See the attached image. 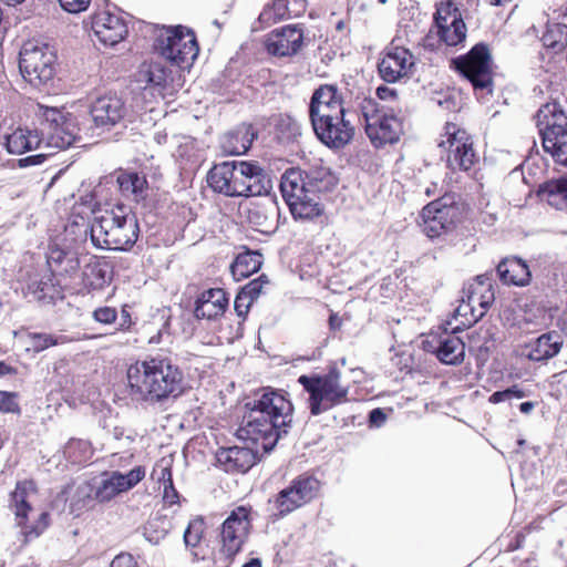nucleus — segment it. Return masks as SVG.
Here are the masks:
<instances>
[{
	"mask_svg": "<svg viewBox=\"0 0 567 567\" xmlns=\"http://www.w3.org/2000/svg\"><path fill=\"white\" fill-rule=\"evenodd\" d=\"M240 427V437L251 441L265 452H270L279 439L288 433L292 423L293 405L281 390L264 388L258 392Z\"/></svg>",
	"mask_w": 567,
	"mask_h": 567,
	"instance_id": "f257e3e1",
	"label": "nucleus"
},
{
	"mask_svg": "<svg viewBox=\"0 0 567 567\" xmlns=\"http://www.w3.org/2000/svg\"><path fill=\"white\" fill-rule=\"evenodd\" d=\"M35 115L40 120L38 131L18 128L4 136V146L10 154H22L32 150H64L76 140L78 126L73 115L63 109L38 104Z\"/></svg>",
	"mask_w": 567,
	"mask_h": 567,
	"instance_id": "f03ea898",
	"label": "nucleus"
},
{
	"mask_svg": "<svg viewBox=\"0 0 567 567\" xmlns=\"http://www.w3.org/2000/svg\"><path fill=\"white\" fill-rule=\"evenodd\" d=\"M342 95L332 84L317 87L309 102V118L318 140L330 148L346 146L354 135V125L348 117Z\"/></svg>",
	"mask_w": 567,
	"mask_h": 567,
	"instance_id": "7ed1b4c3",
	"label": "nucleus"
},
{
	"mask_svg": "<svg viewBox=\"0 0 567 567\" xmlns=\"http://www.w3.org/2000/svg\"><path fill=\"white\" fill-rule=\"evenodd\" d=\"M130 394L136 401L159 403L184 390L182 370L167 358L137 361L127 369Z\"/></svg>",
	"mask_w": 567,
	"mask_h": 567,
	"instance_id": "20e7f679",
	"label": "nucleus"
},
{
	"mask_svg": "<svg viewBox=\"0 0 567 567\" xmlns=\"http://www.w3.org/2000/svg\"><path fill=\"white\" fill-rule=\"evenodd\" d=\"M140 233L136 216L124 206L105 210L94 217L90 234L93 245L107 250H127Z\"/></svg>",
	"mask_w": 567,
	"mask_h": 567,
	"instance_id": "39448f33",
	"label": "nucleus"
},
{
	"mask_svg": "<svg viewBox=\"0 0 567 567\" xmlns=\"http://www.w3.org/2000/svg\"><path fill=\"white\" fill-rule=\"evenodd\" d=\"M323 181L315 175L303 176L291 168L281 176L280 189L295 219L312 220L323 214L320 193Z\"/></svg>",
	"mask_w": 567,
	"mask_h": 567,
	"instance_id": "423d86ee",
	"label": "nucleus"
},
{
	"mask_svg": "<svg viewBox=\"0 0 567 567\" xmlns=\"http://www.w3.org/2000/svg\"><path fill=\"white\" fill-rule=\"evenodd\" d=\"M37 493L33 481L18 482L10 496V511L14 515L17 542L20 547L39 538L50 525L48 512H37L31 505V498Z\"/></svg>",
	"mask_w": 567,
	"mask_h": 567,
	"instance_id": "0eeeda50",
	"label": "nucleus"
},
{
	"mask_svg": "<svg viewBox=\"0 0 567 567\" xmlns=\"http://www.w3.org/2000/svg\"><path fill=\"white\" fill-rule=\"evenodd\" d=\"M353 110L363 118L367 136L375 147L399 141L402 134L401 121L375 99L358 96Z\"/></svg>",
	"mask_w": 567,
	"mask_h": 567,
	"instance_id": "6e6552de",
	"label": "nucleus"
},
{
	"mask_svg": "<svg viewBox=\"0 0 567 567\" xmlns=\"http://www.w3.org/2000/svg\"><path fill=\"white\" fill-rule=\"evenodd\" d=\"M535 122L544 151L556 164L567 167V116L561 106L556 102L542 105Z\"/></svg>",
	"mask_w": 567,
	"mask_h": 567,
	"instance_id": "1a4fd4ad",
	"label": "nucleus"
},
{
	"mask_svg": "<svg viewBox=\"0 0 567 567\" xmlns=\"http://www.w3.org/2000/svg\"><path fill=\"white\" fill-rule=\"evenodd\" d=\"M340 379V372L336 369L326 374H302L298 378L309 395L308 406L312 415H320L348 400L349 389Z\"/></svg>",
	"mask_w": 567,
	"mask_h": 567,
	"instance_id": "9d476101",
	"label": "nucleus"
},
{
	"mask_svg": "<svg viewBox=\"0 0 567 567\" xmlns=\"http://www.w3.org/2000/svg\"><path fill=\"white\" fill-rule=\"evenodd\" d=\"M155 52L179 69H189L199 48L194 32L185 27L163 28L154 42Z\"/></svg>",
	"mask_w": 567,
	"mask_h": 567,
	"instance_id": "9b49d317",
	"label": "nucleus"
},
{
	"mask_svg": "<svg viewBox=\"0 0 567 567\" xmlns=\"http://www.w3.org/2000/svg\"><path fill=\"white\" fill-rule=\"evenodd\" d=\"M56 55L48 44L29 41L20 51L19 69L33 86L48 84L55 74Z\"/></svg>",
	"mask_w": 567,
	"mask_h": 567,
	"instance_id": "f8f14e48",
	"label": "nucleus"
},
{
	"mask_svg": "<svg viewBox=\"0 0 567 567\" xmlns=\"http://www.w3.org/2000/svg\"><path fill=\"white\" fill-rule=\"evenodd\" d=\"M146 471L144 466H135L127 473L120 471L106 472L94 488L85 482L78 486V495L82 498H94L100 503L112 501L121 493H125L135 487L144 477Z\"/></svg>",
	"mask_w": 567,
	"mask_h": 567,
	"instance_id": "ddd939ff",
	"label": "nucleus"
},
{
	"mask_svg": "<svg viewBox=\"0 0 567 567\" xmlns=\"http://www.w3.org/2000/svg\"><path fill=\"white\" fill-rule=\"evenodd\" d=\"M439 147L446 154V165L451 171L467 172L478 161L471 135L454 123L445 125Z\"/></svg>",
	"mask_w": 567,
	"mask_h": 567,
	"instance_id": "4468645a",
	"label": "nucleus"
},
{
	"mask_svg": "<svg viewBox=\"0 0 567 567\" xmlns=\"http://www.w3.org/2000/svg\"><path fill=\"white\" fill-rule=\"evenodd\" d=\"M251 528L250 511L239 506L230 512L220 526L219 554L226 559L225 567L241 550Z\"/></svg>",
	"mask_w": 567,
	"mask_h": 567,
	"instance_id": "2eb2a0df",
	"label": "nucleus"
},
{
	"mask_svg": "<svg viewBox=\"0 0 567 567\" xmlns=\"http://www.w3.org/2000/svg\"><path fill=\"white\" fill-rule=\"evenodd\" d=\"M453 64L474 90L488 89L492 92L491 53L486 44H475L467 54L454 59Z\"/></svg>",
	"mask_w": 567,
	"mask_h": 567,
	"instance_id": "dca6fc26",
	"label": "nucleus"
},
{
	"mask_svg": "<svg viewBox=\"0 0 567 567\" xmlns=\"http://www.w3.org/2000/svg\"><path fill=\"white\" fill-rule=\"evenodd\" d=\"M319 489V480L312 475L301 474L278 493L275 506L281 516L287 515L312 501Z\"/></svg>",
	"mask_w": 567,
	"mask_h": 567,
	"instance_id": "f3484780",
	"label": "nucleus"
},
{
	"mask_svg": "<svg viewBox=\"0 0 567 567\" xmlns=\"http://www.w3.org/2000/svg\"><path fill=\"white\" fill-rule=\"evenodd\" d=\"M245 161H226L212 167L207 175L209 187L227 197H241L244 194Z\"/></svg>",
	"mask_w": 567,
	"mask_h": 567,
	"instance_id": "a211bd4d",
	"label": "nucleus"
},
{
	"mask_svg": "<svg viewBox=\"0 0 567 567\" xmlns=\"http://www.w3.org/2000/svg\"><path fill=\"white\" fill-rule=\"evenodd\" d=\"M415 58L404 47L393 40L385 49L383 58L378 64L380 76L388 83H394L412 73Z\"/></svg>",
	"mask_w": 567,
	"mask_h": 567,
	"instance_id": "6ab92c4d",
	"label": "nucleus"
},
{
	"mask_svg": "<svg viewBox=\"0 0 567 567\" xmlns=\"http://www.w3.org/2000/svg\"><path fill=\"white\" fill-rule=\"evenodd\" d=\"M136 81L142 87L152 89L162 96L179 86V83L175 84L174 71L158 61L142 63L136 73Z\"/></svg>",
	"mask_w": 567,
	"mask_h": 567,
	"instance_id": "aec40b11",
	"label": "nucleus"
},
{
	"mask_svg": "<svg viewBox=\"0 0 567 567\" xmlns=\"http://www.w3.org/2000/svg\"><path fill=\"white\" fill-rule=\"evenodd\" d=\"M91 29L101 43L110 47L124 40L128 32L124 18L111 11L94 13L91 18Z\"/></svg>",
	"mask_w": 567,
	"mask_h": 567,
	"instance_id": "412c9836",
	"label": "nucleus"
},
{
	"mask_svg": "<svg viewBox=\"0 0 567 567\" xmlns=\"http://www.w3.org/2000/svg\"><path fill=\"white\" fill-rule=\"evenodd\" d=\"M303 44V31L299 25H285L272 30L265 40L269 54L291 56L297 54Z\"/></svg>",
	"mask_w": 567,
	"mask_h": 567,
	"instance_id": "4be33fe9",
	"label": "nucleus"
},
{
	"mask_svg": "<svg viewBox=\"0 0 567 567\" xmlns=\"http://www.w3.org/2000/svg\"><path fill=\"white\" fill-rule=\"evenodd\" d=\"M126 114L124 101L117 95L97 97L90 107V115L96 127L110 130L118 124Z\"/></svg>",
	"mask_w": 567,
	"mask_h": 567,
	"instance_id": "5701e85b",
	"label": "nucleus"
},
{
	"mask_svg": "<svg viewBox=\"0 0 567 567\" xmlns=\"http://www.w3.org/2000/svg\"><path fill=\"white\" fill-rule=\"evenodd\" d=\"M434 19L437 35L446 45L455 47L465 40L466 25L456 9L452 12L450 7H440Z\"/></svg>",
	"mask_w": 567,
	"mask_h": 567,
	"instance_id": "b1692460",
	"label": "nucleus"
},
{
	"mask_svg": "<svg viewBox=\"0 0 567 567\" xmlns=\"http://www.w3.org/2000/svg\"><path fill=\"white\" fill-rule=\"evenodd\" d=\"M463 293L472 307L478 310L474 318H482L494 301L492 282L484 275L477 276L472 282L467 284L463 289Z\"/></svg>",
	"mask_w": 567,
	"mask_h": 567,
	"instance_id": "393cba45",
	"label": "nucleus"
},
{
	"mask_svg": "<svg viewBox=\"0 0 567 567\" xmlns=\"http://www.w3.org/2000/svg\"><path fill=\"white\" fill-rule=\"evenodd\" d=\"M257 451L248 446H230L220 449L217 461L226 472H247L256 463Z\"/></svg>",
	"mask_w": 567,
	"mask_h": 567,
	"instance_id": "a878e982",
	"label": "nucleus"
},
{
	"mask_svg": "<svg viewBox=\"0 0 567 567\" xmlns=\"http://www.w3.org/2000/svg\"><path fill=\"white\" fill-rule=\"evenodd\" d=\"M432 215L443 224L446 231H450L460 220L461 210L451 196L444 195L423 208L422 217H432Z\"/></svg>",
	"mask_w": 567,
	"mask_h": 567,
	"instance_id": "bb28decb",
	"label": "nucleus"
},
{
	"mask_svg": "<svg viewBox=\"0 0 567 567\" xmlns=\"http://www.w3.org/2000/svg\"><path fill=\"white\" fill-rule=\"evenodd\" d=\"M228 305L226 292L220 288L205 290L197 298L195 316L208 320L221 316Z\"/></svg>",
	"mask_w": 567,
	"mask_h": 567,
	"instance_id": "cd10ccee",
	"label": "nucleus"
},
{
	"mask_svg": "<svg viewBox=\"0 0 567 567\" xmlns=\"http://www.w3.org/2000/svg\"><path fill=\"white\" fill-rule=\"evenodd\" d=\"M244 197L268 196L272 188L271 179L265 171L255 163L245 161L244 166Z\"/></svg>",
	"mask_w": 567,
	"mask_h": 567,
	"instance_id": "c85d7f7f",
	"label": "nucleus"
},
{
	"mask_svg": "<svg viewBox=\"0 0 567 567\" xmlns=\"http://www.w3.org/2000/svg\"><path fill=\"white\" fill-rule=\"evenodd\" d=\"M255 132L250 125L241 124L220 138V147L225 154L243 155L251 146Z\"/></svg>",
	"mask_w": 567,
	"mask_h": 567,
	"instance_id": "c756f323",
	"label": "nucleus"
},
{
	"mask_svg": "<svg viewBox=\"0 0 567 567\" xmlns=\"http://www.w3.org/2000/svg\"><path fill=\"white\" fill-rule=\"evenodd\" d=\"M434 352L442 363L457 365L464 361L465 344L455 333H445L440 337Z\"/></svg>",
	"mask_w": 567,
	"mask_h": 567,
	"instance_id": "7c9ffc66",
	"label": "nucleus"
},
{
	"mask_svg": "<svg viewBox=\"0 0 567 567\" xmlns=\"http://www.w3.org/2000/svg\"><path fill=\"white\" fill-rule=\"evenodd\" d=\"M563 347V341L556 332H547L538 337L527 348L526 357L532 361H545L556 357Z\"/></svg>",
	"mask_w": 567,
	"mask_h": 567,
	"instance_id": "2f4dec72",
	"label": "nucleus"
},
{
	"mask_svg": "<svg viewBox=\"0 0 567 567\" xmlns=\"http://www.w3.org/2000/svg\"><path fill=\"white\" fill-rule=\"evenodd\" d=\"M501 280L507 285L525 286L529 282L530 271L525 261L519 258L504 259L497 266Z\"/></svg>",
	"mask_w": 567,
	"mask_h": 567,
	"instance_id": "473e14b6",
	"label": "nucleus"
},
{
	"mask_svg": "<svg viewBox=\"0 0 567 567\" xmlns=\"http://www.w3.org/2000/svg\"><path fill=\"white\" fill-rule=\"evenodd\" d=\"M48 265L54 272L73 276L80 268V259L75 251L52 246L48 254Z\"/></svg>",
	"mask_w": 567,
	"mask_h": 567,
	"instance_id": "72a5a7b5",
	"label": "nucleus"
},
{
	"mask_svg": "<svg viewBox=\"0 0 567 567\" xmlns=\"http://www.w3.org/2000/svg\"><path fill=\"white\" fill-rule=\"evenodd\" d=\"M262 265V255L258 251L239 254L230 265V271L235 280L239 281L257 272Z\"/></svg>",
	"mask_w": 567,
	"mask_h": 567,
	"instance_id": "f704fd0d",
	"label": "nucleus"
},
{
	"mask_svg": "<svg viewBox=\"0 0 567 567\" xmlns=\"http://www.w3.org/2000/svg\"><path fill=\"white\" fill-rule=\"evenodd\" d=\"M117 183L124 196H132L135 202H140L144 198L147 182L146 178L138 173H121L117 177Z\"/></svg>",
	"mask_w": 567,
	"mask_h": 567,
	"instance_id": "c9c22d12",
	"label": "nucleus"
},
{
	"mask_svg": "<svg viewBox=\"0 0 567 567\" xmlns=\"http://www.w3.org/2000/svg\"><path fill=\"white\" fill-rule=\"evenodd\" d=\"M543 194L550 206L567 212V177L548 182Z\"/></svg>",
	"mask_w": 567,
	"mask_h": 567,
	"instance_id": "e433bc0d",
	"label": "nucleus"
},
{
	"mask_svg": "<svg viewBox=\"0 0 567 567\" xmlns=\"http://www.w3.org/2000/svg\"><path fill=\"white\" fill-rule=\"evenodd\" d=\"M169 322H171V309L163 307L156 310L153 316V322H151L146 330L147 332H152L153 326H158V330L156 333L150 336L148 343L151 344H159L163 342L165 337H169Z\"/></svg>",
	"mask_w": 567,
	"mask_h": 567,
	"instance_id": "4c0bfd02",
	"label": "nucleus"
},
{
	"mask_svg": "<svg viewBox=\"0 0 567 567\" xmlns=\"http://www.w3.org/2000/svg\"><path fill=\"white\" fill-rule=\"evenodd\" d=\"M64 455L72 463H83L90 460L92 447L89 441L72 439L64 446Z\"/></svg>",
	"mask_w": 567,
	"mask_h": 567,
	"instance_id": "58836bf2",
	"label": "nucleus"
},
{
	"mask_svg": "<svg viewBox=\"0 0 567 567\" xmlns=\"http://www.w3.org/2000/svg\"><path fill=\"white\" fill-rule=\"evenodd\" d=\"M169 522L163 516L151 518L144 526V536L151 544H158L168 533Z\"/></svg>",
	"mask_w": 567,
	"mask_h": 567,
	"instance_id": "ea45409f",
	"label": "nucleus"
},
{
	"mask_svg": "<svg viewBox=\"0 0 567 567\" xmlns=\"http://www.w3.org/2000/svg\"><path fill=\"white\" fill-rule=\"evenodd\" d=\"M542 41L547 48L554 50L563 49L567 42V25L559 23L547 25L546 31L542 37Z\"/></svg>",
	"mask_w": 567,
	"mask_h": 567,
	"instance_id": "a19ab883",
	"label": "nucleus"
},
{
	"mask_svg": "<svg viewBox=\"0 0 567 567\" xmlns=\"http://www.w3.org/2000/svg\"><path fill=\"white\" fill-rule=\"evenodd\" d=\"M279 138L284 142H295L301 135V125L290 115H281L276 125Z\"/></svg>",
	"mask_w": 567,
	"mask_h": 567,
	"instance_id": "79ce46f5",
	"label": "nucleus"
},
{
	"mask_svg": "<svg viewBox=\"0 0 567 567\" xmlns=\"http://www.w3.org/2000/svg\"><path fill=\"white\" fill-rule=\"evenodd\" d=\"M69 339L64 334H47V333H33L31 334V346L34 351L40 352L53 346H60L69 343Z\"/></svg>",
	"mask_w": 567,
	"mask_h": 567,
	"instance_id": "37998d69",
	"label": "nucleus"
},
{
	"mask_svg": "<svg viewBox=\"0 0 567 567\" xmlns=\"http://www.w3.org/2000/svg\"><path fill=\"white\" fill-rule=\"evenodd\" d=\"M205 529V522L202 517H196L188 523L184 532V543L186 547H197L202 540Z\"/></svg>",
	"mask_w": 567,
	"mask_h": 567,
	"instance_id": "c03bdc74",
	"label": "nucleus"
},
{
	"mask_svg": "<svg viewBox=\"0 0 567 567\" xmlns=\"http://www.w3.org/2000/svg\"><path fill=\"white\" fill-rule=\"evenodd\" d=\"M289 17L288 8H287V1L286 0H275L272 4L268 8H266L260 13V20L262 21H269L270 19L282 20L285 18Z\"/></svg>",
	"mask_w": 567,
	"mask_h": 567,
	"instance_id": "a18cd8bd",
	"label": "nucleus"
},
{
	"mask_svg": "<svg viewBox=\"0 0 567 567\" xmlns=\"http://www.w3.org/2000/svg\"><path fill=\"white\" fill-rule=\"evenodd\" d=\"M478 312L477 308H473L472 305L466 300V298L463 296L461 299L460 305L454 311V317L456 319L461 318V323L464 326H471L472 323H475L481 318H474V315Z\"/></svg>",
	"mask_w": 567,
	"mask_h": 567,
	"instance_id": "49530a36",
	"label": "nucleus"
},
{
	"mask_svg": "<svg viewBox=\"0 0 567 567\" xmlns=\"http://www.w3.org/2000/svg\"><path fill=\"white\" fill-rule=\"evenodd\" d=\"M269 284L267 276L261 275L257 279L248 282L241 290V293L249 299V302H252L257 299L266 285Z\"/></svg>",
	"mask_w": 567,
	"mask_h": 567,
	"instance_id": "de8ad7c7",
	"label": "nucleus"
},
{
	"mask_svg": "<svg viewBox=\"0 0 567 567\" xmlns=\"http://www.w3.org/2000/svg\"><path fill=\"white\" fill-rule=\"evenodd\" d=\"M152 478L162 485H166V483L173 482L172 470L167 461L162 460L154 466L152 471Z\"/></svg>",
	"mask_w": 567,
	"mask_h": 567,
	"instance_id": "09e8293b",
	"label": "nucleus"
},
{
	"mask_svg": "<svg viewBox=\"0 0 567 567\" xmlns=\"http://www.w3.org/2000/svg\"><path fill=\"white\" fill-rule=\"evenodd\" d=\"M442 225L443 224L437 220L434 215H432V217H423V231L430 238H436L447 233Z\"/></svg>",
	"mask_w": 567,
	"mask_h": 567,
	"instance_id": "8fccbe9b",
	"label": "nucleus"
},
{
	"mask_svg": "<svg viewBox=\"0 0 567 567\" xmlns=\"http://www.w3.org/2000/svg\"><path fill=\"white\" fill-rule=\"evenodd\" d=\"M93 319L103 324H111L116 321L117 311L113 307H100L93 311Z\"/></svg>",
	"mask_w": 567,
	"mask_h": 567,
	"instance_id": "3c124183",
	"label": "nucleus"
},
{
	"mask_svg": "<svg viewBox=\"0 0 567 567\" xmlns=\"http://www.w3.org/2000/svg\"><path fill=\"white\" fill-rule=\"evenodd\" d=\"M0 411L4 413H14L19 411V404L14 393L0 391Z\"/></svg>",
	"mask_w": 567,
	"mask_h": 567,
	"instance_id": "603ef678",
	"label": "nucleus"
},
{
	"mask_svg": "<svg viewBox=\"0 0 567 567\" xmlns=\"http://www.w3.org/2000/svg\"><path fill=\"white\" fill-rule=\"evenodd\" d=\"M90 2L91 0H60L61 7L70 13L84 11Z\"/></svg>",
	"mask_w": 567,
	"mask_h": 567,
	"instance_id": "864d4df0",
	"label": "nucleus"
},
{
	"mask_svg": "<svg viewBox=\"0 0 567 567\" xmlns=\"http://www.w3.org/2000/svg\"><path fill=\"white\" fill-rule=\"evenodd\" d=\"M136 561L134 557L128 553H122L114 557L111 561L110 567H135Z\"/></svg>",
	"mask_w": 567,
	"mask_h": 567,
	"instance_id": "5fc2aeb1",
	"label": "nucleus"
},
{
	"mask_svg": "<svg viewBox=\"0 0 567 567\" xmlns=\"http://www.w3.org/2000/svg\"><path fill=\"white\" fill-rule=\"evenodd\" d=\"M386 421V414L380 408L373 409L369 413V423L372 427H381Z\"/></svg>",
	"mask_w": 567,
	"mask_h": 567,
	"instance_id": "6e6d98bb",
	"label": "nucleus"
},
{
	"mask_svg": "<svg viewBox=\"0 0 567 567\" xmlns=\"http://www.w3.org/2000/svg\"><path fill=\"white\" fill-rule=\"evenodd\" d=\"M178 493L174 487L173 482L163 485V499L166 504L174 505L178 502Z\"/></svg>",
	"mask_w": 567,
	"mask_h": 567,
	"instance_id": "4d7b16f0",
	"label": "nucleus"
},
{
	"mask_svg": "<svg viewBox=\"0 0 567 567\" xmlns=\"http://www.w3.org/2000/svg\"><path fill=\"white\" fill-rule=\"evenodd\" d=\"M134 324V321L132 319V315L128 310V306H123L121 313H120V322L117 330L121 331H127Z\"/></svg>",
	"mask_w": 567,
	"mask_h": 567,
	"instance_id": "13d9d810",
	"label": "nucleus"
},
{
	"mask_svg": "<svg viewBox=\"0 0 567 567\" xmlns=\"http://www.w3.org/2000/svg\"><path fill=\"white\" fill-rule=\"evenodd\" d=\"M250 303L251 302H249V299L240 292L235 300V310L237 311L238 316L243 317L247 315Z\"/></svg>",
	"mask_w": 567,
	"mask_h": 567,
	"instance_id": "bf43d9fd",
	"label": "nucleus"
},
{
	"mask_svg": "<svg viewBox=\"0 0 567 567\" xmlns=\"http://www.w3.org/2000/svg\"><path fill=\"white\" fill-rule=\"evenodd\" d=\"M505 393L508 400L523 399L527 395L526 392L523 391L518 385H513L508 389H505Z\"/></svg>",
	"mask_w": 567,
	"mask_h": 567,
	"instance_id": "052dcab7",
	"label": "nucleus"
},
{
	"mask_svg": "<svg viewBox=\"0 0 567 567\" xmlns=\"http://www.w3.org/2000/svg\"><path fill=\"white\" fill-rule=\"evenodd\" d=\"M50 155V153H39L34 156H28L23 159L20 161L21 165H27V164H32V165H35V164H40L43 162V159Z\"/></svg>",
	"mask_w": 567,
	"mask_h": 567,
	"instance_id": "680f3d73",
	"label": "nucleus"
},
{
	"mask_svg": "<svg viewBox=\"0 0 567 567\" xmlns=\"http://www.w3.org/2000/svg\"><path fill=\"white\" fill-rule=\"evenodd\" d=\"M488 401L493 404H497V403H501V402H504V401H508L507 396H506V393H505V390L503 391H496L494 392Z\"/></svg>",
	"mask_w": 567,
	"mask_h": 567,
	"instance_id": "e2e57ef3",
	"label": "nucleus"
},
{
	"mask_svg": "<svg viewBox=\"0 0 567 567\" xmlns=\"http://www.w3.org/2000/svg\"><path fill=\"white\" fill-rule=\"evenodd\" d=\"M441 192H442V189L439 187V185L436 183H432L430 186H426L424 188V193L427 197L440 196Z\"/></svg>",
	"mask_w": 567,
	"mask_h": 567,
	"instance_id": "0e129e2a",
	"label": "nucleus"
},
{
	"mask_svg": "<svg viewBox=\"0 0 567 567\" xmlns=\"http://www.w3.org/2000/svg\"><path fill=\"white\" fill-rule=\"evenodd\" d=\"M394 94L393 90L386 87V86H379L377 89V96L380 100H386L388 97L392 96Z\"/></svg>",
	"mask_w": 567,
	"mask_h": 567,
	"instance_id": "69168bd1",
	"label": "nucleus"
},
{
	"mask_svg": "<svg viewBox=\"0 0 567 567\" xmlns=\"http://www.w3.org/2000/svg\"><path fill=\"white\" fill-rule=\"evenodd\" d=\"M153 138L158 145H163L167 142V133L164 130L156 131Z\"/></svg>",
	"mask_w": 567,
	"mask_h": 567,
	"instance_id": "338daca9",
	"label": "nucleus"
},
{
	"mask_svg": "<svg viewBox=\"0 0 567 567\" xmlns=\"http://www.w3.org/2000/svg\"><path fill=\"white\" fill-rule=\"evenodd\" d=\"M329 326L332 330L340 329L341 319L336 313H331L329 317Z\"/></svg>",
	"mask_w": 567,
	"mask_h": 567,
	"instance_id": "774afa93",
	"label": "nucleus"
}]
</instances>
